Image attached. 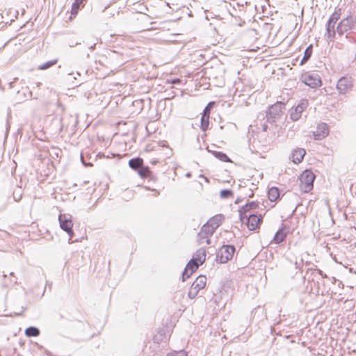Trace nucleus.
Returning a JSON list of instances; mask_svg holds the SVG:
<instances>
[{
	"label": "nucleus",
	"mask_w": 356,
	"mask_h": 356,
	"mask_svg": "<svg viewBox=\"0 0 356 356\" xmlns=\"http://www.w3.org/2000/svg\"><path fill=\"white\" fill-rule=\"evenodd\" d=\"M268 196L271 202L276 201L280 197V191L277 187H271L268 189Z\"/></svg>",
	"instance_id": "nucleus-20"
},
{
	"label": "nucleus",
	"mask_w": 356,
	"mask_h": 356,
	"mask_svg": "<svg viewBox=\"0 0 356 356\" xmlns=\"http://www.w3.org/2000/svg\"><path fill=\"white\" fill-rule=\"evenodd\" d=\"M327 24V40H332L335 36L336 33L339 35H343L348 30L352 29L354 26V24Z\"/></svg>",
	"instance_id": "nucleus-1"
},
{
	"label": "nucleus",
	"mask_w": 356,
	"mask_h": 356,
	"mask_svg": "<svg viewBox=\"0 0 356 356\" xmlns=\"http://www.w3.org/2000/svg\"><path fill=\"white\" fill-rule=\"evenodd\" d=\"M213 102H209L207 106L204 108L202 113H207V115H210L211 109L213 106Z\"/></svg>",
	"instance_id": "nucleus-31"
},
{
	"label": "nucleus",
	"mask_w": 356,
	"mask_h": 356,
	"mask_svg": "<svg viewBox=\"0 0 356 356\" xmlns=\"http://www.w3.org/2000/svg\"><path fill=\"white\" fill-rule=\"evenodd\" d=\"M207 277L204 275L198 276L196 280L193 282L192 285L193 289H196L200 291V289H202L206 286Z\"/></svg>",
	"instance_id": "nucleus-18"
},
{
	"label": "nucleus",
	"mask_w": 356,
	"mask_h": 356,
	"mask_svg": "<svg viewBox=\"0 0 356 356\" xmlns=\"http://www.w3.org/2000/svg\"><path fill=\"white\" fill-rule=\"evenodd\" d=\"M286 234L284 232L283 229H280L275 234L273 241L279 244L284 241Z\"/></svg>",
	"instance_id": "nucleus-21"
},
{
	"label": "nucleus",
	"mask_w": 356,
	"mask_h": 356,
	"mask_svg": "<svg viewBox=\"0 0 356 356\" xmlns=\"http://www.w3.org/2000/svg\"><path fill=\"white\" fill-rule=\"evenodd\" d=\"M58 221L60 228L67 232L70 236L69 241H70L74 235L72 216L69 214H60L58 216ZM69 243L71 242L69 241Z\"/></svg>",
	"instance_id": "nucleus-5"
},
{
	"label": "nucleus",
	"mask_w": 356,
	"mask_h": 356,
	"mask_svg": "<svg viewBox=\"0 0 356 356\" xmlns=\"http://www.w3.org/2000/svg\"><path fill=\"white\" fill-rule=\"evenodd\" d=\"M267 128H268L267 124H264V125H263V130H264V131H266Z\"/></svg>",
	"instance_id": "nucleus-36"
},
{
	"label": "nucleus",
	"mask_w": 356,
	"mask_h": 356,
	"mask_svg": "<svg viewBox=\"0 0 356 356\" xmlns=\"http://www.w3.org/2000/svg\"><path fill=\"white\" fill-rule=\"evenodd\" d=\"M172 154V149H169V151H168V153H166V155H167V156H168V157H170Z\"/></svg>",
	"instance_id": "nucleus-35"
},
{
	"label": "nucleus",
	"mask_w": 356,
	"mask_h": 356,
	"mask_svg": "<svg viewBox=\"0 0 356 356\" xmlns=\"http://www.w3.org/2000/svg\"><path fill=\"white\" fill-rule=\"evenodd\" d=\"M186 177H191V173H190V172H188V173L186 174Z\"/></svg>",
	"instance_id": "nucleus-39"
},
{
	"label": "nucleus",
	"mask_w": 356,
	"mask_h": 356,
	"mask_svg": "<svg viewBox=\"0 0 356 356\" xmlns=\"http://www.w3.org/2000/svg\"><path fill=\"white\" fill-rule=\"evenodd\" d=\"M341 15V9L336 10L331 15L329 22H337L340 19Z\"/></svg>",
	"instance_id": "nucleus-28"
},
{
	"label": "nucleus",
	"mask_w": 356,
	"mask_h": 356,
	"mask_svg": "<svg viewBox=\"0 0 356 356\" xmlns=\"http://www.w3.org/2000/svg\"><path fill=\"white\" fill-rule=\"evenodd\" d=\"M206 250L204 248H200L196 250L194 253L192 259L196 261L198 264L202 265L206 259Z\"/></svg>",
	"instance_id": "nucleus-14"
},
{
	"label": "nucleus",
	"mask_w": 356,
	"mask_h": 356,
	"mask_svg": "<svg viewBox=\"0 0 356 356\" xmlns=\"http://www.w3.org/2000/svg\"><path fill=\"white\" fill-rule=\"evenodd\" d=\"M224 217L222 214H218L211 218L208 221L207 224L210 225V227H213L214 229H216L221 224Z\"/></svg>",
	"instance_id": "nucleus-17"
},
{
	"label": "nucleus",
	"mask_w": 356,
	"mask_h": 356,
	"mask_svg": "<svg viewBox=\"0 0 356 356\" xmlns=\"http://www.w3.org/2000/svg\"><path fill=\"white\" fill-rule=\"evenodd\" d=\"M235 252L234 245H223L218 250L216 255V261L220 264L227 263L230 260Z\"/></svg>",
	"instance_id": "nucleus-4"
},
{
	"label": "nucleus",
	"mask_w": 356,
	"mask_h": 356,
	"mask_svg": "<svg viewBox=\"0 0 356 356\" xmlns=\"http://www.w3.org/2000/svg\"><path fill=\"white\" fill-rule=\"evenodd\" d=\"M81 160H83V159H81ZM82 162H83V164L86 165V164H85V162H83V161H82Z\"/></svg>",
	"instance_id": "nucleus-42"
},
{
	"label": "nucleus",
	"mask_w": 356,
	"mask_h": 356,
	"mask_svg": "<svg viewBox=\"0 0 356 356\" xmlns=\"http://www.w3.org/2000/svg\"><path fill=\"white\" fill-rule=\"evenodd\" d=\"M259 207V204L257 202H250L243 206L238 211L240 220L242 222H245V218H246L247 213L252 209H255Z\"/></svg>",
	"instance_id": "nucleus-12"
},
{
	"label": "nucleus",
	"mask_w": 356,
	"mask_h": 356,
	"mask_svg": "<svg viewBox=\"0 0 356 356\" xmlns=\"http://www.w3.org/2000/svg\"><path fill=\"white\" fill-rule=\"evenodd\" d=\"M296 268H298V262H296Z\"/></svg>",
	"instance_id": "nucleus-41"
},
{
	"label": "nucleus",
	"mask_w": 356,
	"mask_h": 356,
	"mask_svg": "<svg viewBox=\"0 0 356 356\" xmlns=\"http://www.w3.org/2000/svg\"><path fill=\"white\" fill-rule=\"evenodd\" d=\"M303 81L306 85L312 88H316L321 85V80L317 74L305 75Z\"/></svg>",
	"instance_id": "nucleus-10"
},
{
	"label": "nucleus",
	"mask_w": 356,
	"mask_h": 356,
	"mask_svg": "<svg viewBox=\"0 0 356 356\" xmlns=\"http://www.w3.org/2000/svg\"><path fill=\"white\" fill-rule=\"evenodd\" d=\"M284 109V104L282 102H277L270 106L266 113L267 122L272 124L275 122L281 116Z\"/></svg>",
	"instance_id": "nucleus-3"
},
{
	"label": "nucleus",
	"mask_w": 356,
	"mask_h": 356,
	"mask_svg": "<svg viewBox=\"0 0 356 356\" xmlns=\"http://www.w3.org/2000/svg\"><path fill=\"white\" fill-rule=\"evenodd\" d=\"M353 87L351 77L343 76L340 78L337 84V88L340 94H345L350 91Z\"/></svg>",
	"instance_id": "nucleus-6"
},
{
	"label": "nucleus",
	"mask_w": 356,
	"mask_h": 356,
	"mask_svg": "<svg viewBox=\"0 0 356 356\" xmlns=\"http://www.w3.org/2000/svg\"><path fill=\"white\" fill-rule=\"evenodd\" d=\"M167 356H187V353L185 351H180L168 354Z\"/></svg>",
	"instance_id": "nucleus-32"
},
{
	"label": "nucleus",
	"mask_w": 356,
	"mask_h": 356,
	"mask_svg": "<svg viewBox=\"0 0 356 356\" xmlns=\"http://www.w3.org/2000/svg\"><path fill=\"white\" fill-rule=\"evenodd\" d=\"M200 266V264H198L196 261H194V259L191 258L188 262L182 273V281L184 282L187 278H188L193 273L196 271Z\"/></svg>",
	"instance_id": "nucleus-9"
},
{
	"label": "nucleus",
	"mask_w": 356,
	"mask_h": 356,
	"mask_svg": "<svg viewBox=\"0 0 356 356\" xmlns=\"http://www.w3.org/2000/svg\"><path fill=\"white\" fill-rule=\"evenodd\" d=\"M95 46V44H94L92 46L90 47V49H93Z\"/></svg>",
	"instance_id": "nucleus-40"
},
{
	"label": "nucleus",
	"mask_w": 356,
	"mask_h": 356,
	"mask_svg": "<svg viewBox=\"0 0 356 356\" xmlns=\"http://www.w3.org/2000/svg\"><path fill=\"white\" fill-rule=\"evenodd\" d=\"M215 230L216 229L210 227V225H209L207 223H205L202 226L198 235L201 238H209V236L213 235Z\"/></svg>",
	"instance_id": "nucleus-15"
},
{
	"label": "nucleus",
	"mask_w": 356,
	"mask_h": 356,
	"mask_svg": "<svg viewBox=\"0 0 356 356\" xmlns=\"http://www.w3.org/2000/svg\"><path fill=\"white\" fill-rule=\"evenodd\" d=\"M207 238V240H206V243H207V244H210V243H211L210 239H209L208 238Z\"/></svg>",
	"instance_id": "nucleus-37"
},
{
	"label": "nucleus",
	"mask_w": 356,
	"mask_h": 356,
	"mask_svg": "<svg viewBox=\"0 0 356 356\" xmlns=\"http://www.w3.org/2000/svg\"><path fill=\"white\" fill-rule=\"evenodd\" d=\"M239 202H240V200H239V199H237V200L235 201V203H236V204H238V203H239Z\"/></svg>",
	"instance_id": "nucleus-38"
},
{
	"label": "nucleus",
	"mask_w": 356,
	"mask_h": 356,
	"mask_svg": "<svg viewBox=\"0 0 356 356\" xmlns=\"http://www.w3.org/2000/svg\"><path fill=\"white\" fill-rule=\"evenodd\" d=\"M143 165V161L140 157L131 159L129 161V167L135 170H138Z\"/></svg>",
	"instance_id": "nucleus-19"
},
{
	"label": "nucleus",
	"mask_w": 356,
	"mask_h": 356,
	"mask_svg": "<svg viewBox=\"0 0 356 356\" xmlns=\"http://www.w3.org/2000/svg\"><path fill=\"white\" fill-rule=\"evenodd\" d=\"M314 174L309 170H305L300 177V188L304 193L310 192L314 186Z\"/></svg>",
	"instance_id": "nucleus-2"
},
{
	"label": "nucleus",
	"mask_w": 356,
	"mask_h": 356,
	"mask_svg": "<svg viewBox=\"0 0 356 356\" xmlns=\"http://www.w3.org/2000/svg\"><path fill=\"white\" fill-rule=\"evenodd\" d=\"M262 219L263 217L261 214L246 215V218H245V222L243 223H246L248 229L253 231L258 227V225L262 222Z\"/></svg>",
	"instance_id": "nucleus-7"
},
{
	"label": "nucleus",
	"mask_w": 356,
	"mask_h": 356,
	"mask_svg": "<svg viewBox=\"0 0 356 356\" xmlns=\"http://www.w3.org/2000/svg\"><path fill=\"white\" fill-rule=\"evenodd\" d=\"M27 337H38L40 334V330L36 327H29L25 330Z\"/></svg>",
	"instance_id": "nucleus-25"
},
{
	"label": "nucleus",
	"mask_w": 356,
	"mask_h": 356,
	"mask_svg": "<svg viewBox=\"0 0 356 356\" xmlns=\"http://www.w3.org/2000/svg\"><path fill=\"white\" fill-rule=\"evenodd\" d=\"M305 154L306 152L304 149L298 148L294 149L292 153L293 162L294 163H300L302 161Z\"/></svg>",
	"instance_id": "nucleus-16"
},
{
	"label": "nucleus",
	"mask_w": 356,
	"mask_h": 356,
	"mask_svg": "<svg viewBox=\"0 0 356 356\" xmlns=\"http://www.w3.org/2000/svg\"><path fill=\"white\" fill-rule=\"evenodd\" d=\"M329 134L328 127L325 123H321L317 126L316 130L313 132L315 140H322Z\"/></svg>",
	"instance_id": "nucleus-11"
},
{
	"label": "nucleus",
	"mask_w": 356,
	"mask_h": 356,
	"mask_svg": "<svg viewBox=\"0 0 356 356\" xmlns=\"http://www.w3.org/2000/svg\"><path fill=\"white\" fill-rule=\"evenodd\" d=\"M86 0H75L72 6L70 19L72 20L77 15L79 10L83 7V3Z\"/></svg>",
	"instance_id": "nucleus-13"
},
{
	"label": "nucleus",
	"mask_w": 356,
	"mask_h": 356,
	"mask_svg": "<svg viewBox=\"0 0 356 356\" xmlns=\"http://www.w3.org/2000/svg\"><path fill=\"white\" fill-rule=\"evenodd\" d=\"M57 63H58L57 59L49 60V61H47V62L40 65L38 67V69L40 70H46L50 68L51 67L54 66V65H56Z\"/></svg>",
	"instance_id": "nucleus-26"
},
{
	"label": "nucleus",
	"mask_w": 356,
	"mask_h": 356,
	"mask_svg": "<svg viewBox=\"0 0 356 356\" xmlns=\"http://www.w3.org/2000/svg\"><path fill=\"white\" fill-rule=\"evenodd\" d=\"M138 175L143 177H147L150 174V170L149 167L144 166L143 165L138 170Z\"/></svg>",
	"instance_id": "nucleus-27"
},
{
	"label": "nucleus",
	"mask_w": 356,
	"mask_h": 356,
	"mask_svg": "<svg viewBox=\"0 0 356 356\" xmlns=\"http://www.w3.org/2000/svg\"><path fill=\"white\" fill-rule=\"evenodd\" d=\"M233 193L229 189H224L220 191V197L222 198H228L232 195Z\"/></svg>",
	"instance_id": "nucleus-29"
},
{
	"label": "nucleus",
	"mask_w": 356,
	"mask_h": 356,
	"mask_svg": "<svg viewBox=\"0 0 356 356\" xmlns=\"http://www.w3.org/2000/svg\"><path fill=\"white\" fill-rule=\"evenodd\" d=\"M198 292L199 291L197 290L196 289H193V286H191V289H189V291L188 293V296L191 298V299H193L195 298L197 295L198 294Z\"/></svg>",
	"instance_id": "nucleus-30"
},
{
	"label": "nucleus",
	"mask_w": 356,
	"mask_h": 356,
	"mask_svg": "<svg viewBox=\"0 0 356 356\" xmlns=\"http://www.w3.org/2000/svg\"><path fill=\"white\" fill-rule=\"evenodd\" d=\"M312 51H313V44H311L306 48V49L304 51V56H303L302 58L301 59L300 63L301 65L305 64L311 58Z\"/></svg>",
	"instance_id": "nucleus-22"
},
{
	"label": "nucleus",
	"mask_w": 356,
	"mask_h": 356,
	"mask_svg": "<svg viewBox=\"0 0 356 356\" xmlns=\"http://www.w3.org/2000/svg\"><path fill=\"white\" fill-rule=\"evenodd\" d=\"M209 124V115L207 113H202L201 117V129L205 131L208 129Z\"/></svg>",
	"instance_id": "nucleus-23"
},
{
	"label": "nucleus",
	"mask_w": 356,
	"mask_h": 356,
	"mask_svg": "<svg viewBox=\"0 0 356 356\" xmlns=\"http://www.w3.org/2000/svg\"><path fill=\"white\" fill-rule=\"evenodd\" d=\"M181 82V80L179 79H174L172 81V83L174 84L179 83Z\"/></svg>",
	"instance_id": "nucleus-34"
},
{
	"label": "nucleus",
	"mask_w": 356,
	"mask_h": 356,
	"mask_svg": "<svg viewBox=\"0 0 356 356\" xmlns=\"http://www.w3.org/2000/svg\"><path fill=\"white\" fill-rule=\"evenodd\" d=\"M308 102L306 99H302L300 102L294 108H292L290 116L293 121L298 120L304 110L307 107Z\"/></svg>",
	"instance_id": "nucleus-8"
},
{
	"label": "nucleus",
	"mask_w": 356,
	"mask_h": 356,
	"mask_svg": "<svg viewBox=\"0 0 356 356\" xmlns=\"http://www.w3.org/2000/svg\"><path fill=\"white\" fill-rule=\"evenodd\" d=\"M213 155L218 159L223 162H232L231 159L227 155L222 152L213 151L212 152Z\"/></svg>",
	"instance_id": "nucleus-24"
},
{
	"label": "nucleus",
	"mask_w": 356,
	"mask_h": 356,
	"mask_svg": "<svg viewBox=\"0 0 356 356\" xmlns=\"http://www.w3.org/2000/svg\"><path fill=\"white\" fill-rule=\"evenodd\" d=\"M316 271L318 272V273L321 275L324 278H326L327 277V275L326 274H324L323 272L320 270V269H316Z\"/></svg>",
	"instance_id": "nucleus-33"
}]
</instances>
